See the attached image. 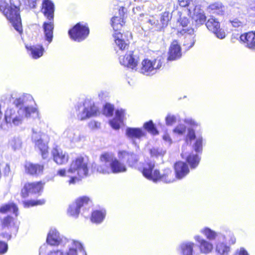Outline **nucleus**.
Returning a JSON list of instances; mask_svg holds the SVG:
<instances>
[{
  "instance_id": "obj_54",
  "label": "nucleus",
  "mask_w": 255,
  "mask_h": 255,
  "mask_svg": "<svg viewBox=\"0 0 255 255\" xmlns=\"http://www.w3.org/2000/svg\"><path fill=\"white\" fill-rule=\"evenodd\" d=\"M196 137L195 132L194 129L189 128L188 129V133L186 136V142L188 143L189 140L194 139Z\"/></svg>"
},
{
  "instance_id": "obj_56",
  "label": "nucleus",
  "mask_w": 255,
  "mask_h": 255,
  "mask_svg": "<svg viewBox=\"0 0 255 255\" xmlns=\"http://www.w3.org/2000/svg\"><path fill=\"white\" fill-rule=\"evenodd\" d=\"M178 22L182 27H185L187 26L188 24H189V19L186 17H180Z\"/></svg>"
},
{
  "instance_id": "obj_27",
  "label": "nucleus",
  "mask_w": 255,
  "mask_h": 255,
  "mask_svg": "<svg viewBox=\"0 0 255 255\" xmlns=\"http://www.w3.org/2000/svg\"><path fill=\"white\" fill-rule=\"evenodd\" d=\"M240 39L246 44L247 47L252 50L255 49V31H251L242 34Z\"/></svg>"
},
{
  "instance_id": "obj_44",
  "label": "nucleus",
  "mask_w": 255,
  "mask_h": 255,
  "mask_svg": "<svg viewBox=\"0 0 255 255\" xmlns=\"http://www.w3.org/2000/svg\"><path fill=\"white\" fill-rule=\"evenodd\" d=\"M45 202V201L44 199L37 200H31L23 201V204L25 208H28L30 206L43 205Z\"/></svg>"
},
{
  "instance_id": "obj_33",
  "label": "nucleus",
  "mask_w": 255,
  "mask_h": 255,
  "mask_svg": "<svg viewBox=\"0 0 255 255\" xmlns=\"http://www.w3.org/2000/svg\"><path fill=\"white\" fill-rule=\"evenodd\" d=\"M106 212L105 210L94 211L91 215V221L92 222L100 224L102 223L105 218Z\"/></svg>"
},
{
  "instance_id": "obj_24",
  "label": "nucleus",
  "mask_w": 255,
  "mask_h": 255,
  "mask_svg": "<svg viewBox=\"0 0 255 255\" xmlns=\"http://www.w3.org/2000/svg\"><path fill=\"white\" fill-rule=\"evenodd\" d=\"M52 155L54 161L58 164L66 163L68 160V155L61 149L54 148L52 150Z\"/></svg>"
},
{
  "instance_id": "obj_48",
  "label": "nucleus",
  "mask_w": 255,
  "mask_h": 255,
  "mask_svg": "<svg viewBox=\"0 0 255 255\" xmlns=\"http://www.w3.org/2000/svg\"><path fill=\"white\" fill-rule=\"evenodd\" d=\"M41 1V0H22L25 7L29 8H36L37 3Z\"/></svg>"
},
{
  "instance_id": "obj_61",
  "label": "nucleus",
  "mask_w": 255,
  "mask_h": 255,
  "mask_svg": "<svg viewBox=\"0 0 255 255\" xmlns=\"http://www.w3.org/2000/svg\"><path fill=\"white\" fill-rule=\"evenodd\" d=\"M99 97L101 100H104L107 96V93L104 91H101L98 94Z\"/></svg>"
},
{
  "instance_id": "obj_53",
  "label": "nucleus",
  "mask_w": 255,
  "mask_h": 255,
  "mask_svg": "<svg viewBox=\"0 0 255 255\" xmlns=\"http://www.w3.org/2000/svg\"><path fill=\"white\" fill-rule=\"evenodd\" d=\"M32 140L35 143L41 140V133L40 131L32 129Z\"/></svg>"
},
{
  "instance_id": "obj_26",
  "label": "nucleus",
  "mask_w": 255,
  "mask_h": 255,
  "mask_svg": "<svg viewBox=\"0 0 255 255\" xmlns=\"http://www.w3.org/2000/svg\"><path fill=\"white\" fill-rule=\"evenodd\" d=\"M66 245L69 248L66 253L67 255H77L78 250L82 253L84 250L82 244L74 240L69 239L66 243Z\"/></svg>"
},
{
  "instance_id": "obj_3",
  "label": "nucleus",
  "mask_w": 255,
  "mask_h": 255,
  "mask_svg": "<svg viewBox=\"0 0 255 255\" xmlns=\"http://www.w3.org/2000/svg\"><path fill=\"white\" fill-rule=\"evenodd\" d=\"M101 164L97 167V171L103 174H114L125 172L127 170L126 165L118 159L112 153L106 152L100 156Z\"/></svg>"
},
{
  "instance_id": "obj_5",
  "label": "nucleus",
  "mask_w": 255,
  "mask_h": 255,
  "mask_svg": "<svg viewBox=\"0 0 255 255\" xmlns=\"http://www.w3.org/2000/svg\"><path fill=\"white\" fill-rule=\"evenodd\" d=\"M76 109L77 118L81 121L96 117L100 114L99 108L90 99H86L82 104H78Z\"/></svg>"
},
{
  "instance_id": "obj_64",
  "label": "nucleus",
  "mask_w": 255,
  "mask_h": 255,
  "mask_svg": "<svg viewBox=\"0 0 255 255\" xmlns=\"http://www.w3.org/2000/svg\"><path fill=\"white\" fill-rule=\"evenodd\" d=\"M90 125L94 126L95 128H98L100 125V123L97 122H93L90 123Z\"/></svg>"
},
{
  "instance_id": "obj_6",
  "label": "nucleus",
  "mask_w": 255,
  "mask_h": 255,
  "mask_svg": "<svg viewBox=\"0 0 255 255\" xmlns=\"http://www.w3.org/2000/svg\"><path fill=\"white\" fill-rule=\"evenodd\" d=\"M13 104L17 108L23 109L27 117H30L32 114L36 113V109L33 106L35 102L30 94H22L14 100Z\"/></svg>"
},
{
  "instance_id": "obj_38",
  "label": "nucleus",
  "mask_w": 255,
  "mask_h": 255,
  "mask_svg": "<svg viewBox=\"0 0 255 255\" xmlns=\"http://www.w3.org/2000/svg\"><path fill=\"white\" fill-rule=\"evenodd\" d=\"M216 246V252L221 255H227L230 251V248L224 243L225 241H217Z\"/></svg>"
},
{
  "instance_id": "obj_1",
  "label": "nucleus",
  "mask_w": 255,
  "mask_h": 255,
  "mask_svg": "<svg viewBox=\"0 0 255 255\" xmlns=\"http://www.w3.org/2000/svg\"><path fill=\"white\" fill-rule=\"evenodd\" d=\"M121 8L122 10L121 11V9H119L120 16H115L111 19V24L115 31L113 34L115 43V50L118 55L120 56L119 61L120 63L125 66L133 69L137 65L138 57L133 54V51H131L127 53L125 56L121 55L123 51L128 49L129 42L128 39L125 40L123 38V35L120 32L118 31L121 30L124 23L123 18L121 17L122 13H123L124 12V7L121 6Z\"/></svg>"
},
{
  "instance_id": "obj_2",
  "label": "nucleus",
  "mask_w": 255,
  "mask_h": 255,
  "mask_svg": "<svg viewBox=\"0 0 255 255\" xmlns=\"http://www.w3.org/2000/svg\"><path fill=\"white\" fill-rule=\"evenodd\" d=\"M20 5V0H9L8 2L0 0V11L19 34L23 31L19 13Z\"/></svg>"
},
{
  "instance_id": "obj_11",
  "label": "nucleus",
  "mask_w": 255,
  "mask_h": 255,
  "mask_svg": "<svg viewBox=\"0 0 255 255\" xmlns=\"http://www.w3.org/2000/svg\"><path fill=\"white\" fill-rule=\"evenodd\" d=\"M73 40L80 42L87 38L89 34V28L86 23L78 22L68 31Z\"/></svg>"
},
{
  "instance_id": "obj_14",
  "label": "nucleus",
  "mask_w": 255,
  "mask_h": 255,
  "mask_svg": "<svg viewBox=\"0 0 255 255\" xmlns=\"http://www.w3.org/2000/svg\"><path fill=\"white\" fill-rule=\"evenodd\" d=\"M89 202L90 199L88 197H80L69 205L68 214L71 216L77 218L80 213L81 208L88 204Z\"/></svg>"
},
{
  "instance_id": "obj_60",
  "label": "nucleus",
  "mask_w": 255,
  "mask_h": 255,
  "mask_svg": "<svg viewBox=\"0 0 255 255\" xmlns=\"http://www.w3.org/2000/svg\"><path fill=\"white\" fill-rule=\"evenodd\" d=\"M48 255H64L63 253L60 250L51 251Z\"/></svg>"
},
{
  "instance_id": "obj_8",
  "label": "nucleus",
  "mask_w": 255,
  "mask_h": 255,
  "mask_svg": "<svg viewBox=\"0 0 255 255\" xmlns=\"http://www.w3.org/2000/svg\"><path fill=\"white\" fill-rule=\"evenodd\" d=\"M164 62V58L161 56L153 60L144 59L141 63L140 73L146 76H152L158 72Z\"/></svg>"
},
{
  "instance_id": "obj_19",
  "label": "nucleus",
  "mask_w": 255,
  "mask_h": 255,
  "mask_svg": "<svg viewBox=\"0 0 255 255\" xmlns=\"http://www.w3.org/2000/svg\"><path fill=\"white\" fill-rule=\"evenodd\" d=\"M42 12L48 20L54 19V5L50 0H41Z\"/></svg>"
},
{
  "instance_id": "obj_17",
  "label": "nucleus",
  "mask_w": 255,
  "mask_h": 255,
  "mask_svg": "<svg viewBox=\"0 0 255 255\" xmlns=\"http://www.w3.org/2000/svg\"><path fill=\"white\" fill-rule=\"evenodd\" d=\"M25 172L34 177L40 176L43 173L44 165L32 162H26L24 165Z\"/></svg>"
},
{
  "instance_id": "obj_13",
  "label": "nucleus",
  "mask_w": 255,
  "mask_h": 255,
  "mask_svg": "<svg viewBox=\"0 0 255 255\" xmlns=\"http://www.w3.org/2000/svg\"><path fill=\"white\" fill-rule=\"evenodd\" d=\"M69 240L60 235L56 229H51L47 235L46 242L51 246H56L61 245L64 246Z\"/></svg>"
},
{
  "instance_id": "obj_51",
  "label": "nucleus",
  "mask_w": 255,
  "mask_h": 255,
  "mask_svg": "<svg viewBox=\"0 0 255 255\" xmlns=\"http://www.w3.org/2000/svg\"><path fill=\"white\" fill-rule=\"evenodd\" d=\"M165 122L167 126H172L176 122V117L168 114L165 118Z\"/></svg>"
},
{
  "instance_id": "obj_45",
  "label": "nucleus",
  "mask_w": 255,
  "mask_h": 255,
  "mask_svg": "<svg viewBox=\"0 0 255 255\" xmlns=\"http://www.w3.org/2000/svg\"><path fill=\"white\" fill-rule=\"evenodd\" d=\"M114 111V105L106 103L104 106L103 114L107 117H112Z\"/></svg>"
},
{
  "instance_id": "obj_16",
  "label": "nucleus",
  "mask_w": 255,
  "mask_h": 255,
  "mask_svg": "<svg viewBox=\"0 0 255 255\" xmlns=\"http://www.w3.org/2000/svg\"><path fill=\"white\" fill-rule=\"evenodd\" d=\"M43 185L41 182L26 183L21 189V194L23 198H26L29 194H37L41 192Z\"/></svg>"
},
{
  "instance_id": "obj_39",
  "label": "nucleus",
  "mask_w": 255,
  "mask_h": 255,
  "mask_svg": "<svg viewBox=\"0 0 255 255\" xmlns=\"http://www.w3.org/2000/svg\"><path fill=\"white\" fill-rule=\"evenodd\" d=\"M200 158L197 153H191L186 157V161L191 168H195L199 163Z\"/></svg>"
},
{
  "instance_id": "obj_58",
  "label": "nucleus",
  "mask_w": 255,
  "mask_h": 255,
  "mask_svg": "<svg viewBox=\"0 0 255 255\" xmlns=\"http://www.w3.org/2000/svg\"><path fill=\"white\" fill-rule=\"evenodd\" d=\"M193 0H178L179 5L182 7L188 6Z\"/></svg>"
},
{
  "instance_id": "obj_46",
  "label": "nucleus",
  "mask_w": 255,
  "mask_h": 255,
  "mask_svg": "<svg viewBox=\"0 0 255 255\" xmlns=\"http://www.w3.org/2000/svg\"><path fill=\"white\" fill-rule=\"evenodd\" d=\"M202 137L197 138L195 143L193 145V148L196 153H200L202 151Z\"/></svg>"
},
{
  "instance_id": "obj_52",
  "label": "nucleus",
  "mask_w": 255,
  "mask_h": 255,
  "mask_svg": "<svg viewBox=\"0 0 255 255\" xmlns=\"http://www.w3.org/2000/svg\"><path fill=\"white\" fill-rule=\"evenodd\" d=\"M186 127L184 124H179L173 129V132L179 135H182L185 133Z\"/></svg>"
},
{
  "instance_id": "obj_31",
  "label": "nucleus",
  "mask_w": 255,
  "mask_h": 255,
  "mask_svg": "<svg viewBox=\"0 0 255 255\" xmlns=\"http://www.w3.org/2000/svg\"><path fill=\"white\" fill-rule=\"evenodd\" d=\"M126 135L129 138H140L145 135V132L140 128H128L126 131Z\"/></svg>"
},
{
  "instance_id": "obj_34",
  "label": "nucleus",
  "mask_w": 255,
  "mask_h": 255,
  "mask_svg": "<svg viewBox=\"0 0 255 255\" xmlns=\"http://www.w3.org/2000/svg\"><path fill=\"white\" fill-rule=\"evenodd\" d=\"M27 49L30 51L31 55L34 59H38L41 57L44 51V48L41 45L31 46Z\"/></svg>"
},
{
  "instance_id": "obj_47",
  "label": "nucleus",
  "mask_w": 255,
  "mask_h": 255,
  "mask_svg": "<svg viewBox=\"0 0 255 255\" xmlns=\"http://www.w3.org/2000/svg\"><path fill=\"white\" fill-rule=\"evenodd\" d=\"M150 153L152 157H158L163 156L165 151L162 148L153 147L150 150Z\"/></svg>"
},
{
  "instance_id": "obj_25",
  "label": "nucleus",
  "mask_w": 255,
  "mask_h": 255,
  "mask_svg": "<svg viewBox=\"0 0 255 255\" xmlns=\"http://www.w3.org/2000/svg\"><path fill=\"white\" fill-rule=\"evenodd\" d=\"M126 112L123 109H117L115 112V117L109 121L112 128L115 129H119L121 124L123 122Z\"/></svg>"
},
{
  "instance_id": "obj_7",
  "label": "nucleus",
  "mask_w": 255,
  "mask_h": 255,
  "mask_svg": "<svg viewBox=\"0 0 255 255\" xmlns=\"http://www.w3.org/2000/svg\"><path fill=\"white\" fill-rule=\"evenodd\" d=\"M171 16L168 11L162 13L158 18L154 16H150L145 19V22L148 24L149 29L156 31H162L167 27Z\"/></svg>"
},
{
  "instance_id": "obj_15",
  "label": "nucleus",
  "mask_w": 255,
  "mask_h": 255,
  "mask_svg": "<svg viewBox=\"0 0 255 255\" xmlns=\"http://www.w3.org/2000/svg\"><path fill=\"white\" fill-rule=\"evenodd\" d=\"M206 25L209 30L214 33L218 38L223 39L225 37V32L220 28V23L217 19L213 17L210 18Z\"/></svg>"
},
{
  "instance_id": "obj_41",
  "label": "nucleus",
  "mask_w": 255,
  "mask_h": 255,
  "mask_svg": "<svg viewBox=\"0 0 255 255\" xmlns=\"http://www.w3.org/2000/svg\"><path fill=\"white\" fill-rule=\"evenodd\" d=\"M196 25L200 26L204 24L206 19V16L203 11L195 12L193 17Z\"/></svg>"
},
{
  "instance_id": "obj_4",
  "label": "nucleus",
  "mask_w": 255,
  "mask_h": 255,
  "mask_svg": "<svg viewBox=\"0 0 255 255\" xmlns=\"http://www.w3.org/2000/svg\"><path fill=\"white\" fill-rule=\"evenodd\" d=\"M200 232L204 235L209 241L217 240V241H226L229 238V242L231 244H234L236 243V238L233 233L229 228L223 227L221 231L216 232L208 227H204L201 229Z\"/></svg>"
},
{
  "instance_id": "obj_30",
  "label": "nucleus",
  "mask_w": 255,
  "mask_h": 255,
  "mask_svg": "<svg viewBox=\"0 0 255 255\" xmlns=\"http://www.w3.org/2000/svg\"><path fill=\"white\" fill-rule=\"evenodd\" d=\"M158 176V181H161L166 183H171L175 180L172 171L170 168H165L162 173L159 171Z\"/></svg>"
},
{
  "instance_id": "obj_35",
  "label": "nucleus",
  "mask_w": 255,
  "mask_h": 255,
  "mask_svg": "<svg viewBox=\"0 0 255 255\" xmlns=\"http://www.w3.org/2000/svg\"><path fill=\"white\" fill-rule=\"evenodd\" d=\"M18 208L16 204L11 202L1 205L0 207V213L5 214L8 212L12 213L17 216L18 215Z\"/></svg>"
},
{
  "instance_id": "obj_50",
  "label": "nucleus",
  "mask_w": 255,
  "mask_h": 255,
  "mask_svg": "<svg viewBox=\"0 0 255 255\" xmlns=\"http://www.w3.org/2000/svg\"><path fill=\"white\" fill-rule=\"evenodd\" d=\"M12 221V218L10 216H7L1 219L2 230L4 228H8Z\"/></svg>"
},
{
  "instance_id": "obj_10",
  "label": "nucleus",
  "mask_w": 255,
  "mask_h": 255,
  "mask_svg": "<svg viewBox=\"0 0 255 255\" xmlns=\"http://www.w3.org/2000/svg\"><path fill=\"white\" fill-rule=\"evenodd\" d=\"M89 169L87 160L82 157L77 158L71 164L68 172L78 175L80 177L87 176Z\"/></svg>"
},
{
  "instance_id": "obj_49",
  "label": "nucleus",
  "mask_w": 255,
  "mask_h": 255,
  "mask_svg": "<svg viewBox=\"0 0 255 255\" xmlns=\"http://www.w3.org/2000/svg\"><path fill=\"white\" fill-rule=\"evenodd\" d=\"M10 172V169L8 164L2 163L0 164V174L8 176Z\"/></svg>"
},
{
  "instance_id": "obj_63",
  "label": "nucleus",
  "mask_w": 255,
  "mask_h": 255,
  "mask_svg": "<svg viewBox=\"0 0 255 255\" xmlns=\"http://www.w3.org/2000/svg\"><path fill=\"white\" fill-rule=\"evenodd\" d=\"M66 173V170L64 169H60L58 171V174L61 176H63L65 175Z\"/></svg>"
},
{
  "instance_id": "obj_43",
  "label": "nucleus",
  "mask_w": 255,
  "mask_h": 255,
  "mask_svg": "<svg viewBox=\"0 0 255 255\" xmlns=\"http://www.w3.org/2000/svg\"><path fill=\"white\" fill-rule=\"evenodd\" d=\"M229 23L235 28L242 27L244 25V21L241 18L233 17L230 19Z\"/></svg>"
},
{
  "instance_id": "obj_40",
  "label": "nucleus",
  "mask_w": 255,
  "mask_h": 255,
  "mask_svg": "<svg viewBox=\"0 0 255 255\" xmlns=\"http://www.w3.org/2000/svg\"><path fill=\"white\" fill-rule=\"evenodd\" d=\"M35 147L40 151L42 157L45 159L48 156V146L43 140H39L35 143Z\"/></svg>"
},
{
  "instance_id": "obj_21",
  "label": "nucleus",
  "mask_w": 255,
  "mask_h": 255,
  "mask_svg": "<svg viewBox=\"0 0 255 255\" xmlns=\"http://www.w3.org/2000/svg\"><path fill=\"white\" fill-rule=\"evenodd\" d=\"M175 177L178 179H181L189 173L188 165L182 161H178L174 164Z\"/></svg>"
},
{
  "instance_id": "obj_32",
  "label": "nucleus",
  "mask_w": 255,
  "mask_h": 255,
  "mask_svg": "<svg viewBox=\"0 0 255 255\" xmlns=\"http://www.w3.org/2000/svg\"><path fill=\"white\" fill-rule=\"evenodd\" d=\"M64 136L67 137L73 142H78L81 140V136L78 130L73 128L66 129L63 133Z\"/></svg>"
},
{
  "instance_id": "obj_28",
  "label": "nucleus",
  "mask_w": 255,
  "mask_h": 255,
  "mask_svg": "<svg viewBox=\"0 0 255 255\" xmlns=\"http://www.w3.org/2000/svg\"><path fill=\"white\" fill-rule=\"evenodd\" d=\"M194 239L199 244V247L201 252L205 254L211 252L213 249V245L211 243L204 239L199 235L195 236Z\"/></svg>"
},
{
  "instance_id": "obj_57",
  "label": "nucleus",
  "mask_w": 255,
  "mask_h": 255,
  "mask_svg": "<svg viewBox=\"0 0 255 255\" xmlns=\"http://www.w3.org/2000/svg\"><path fill=\"white\" fill-rule=\"evenodd\" d=\"M184 122L189 125L191 126H193L194 127H198L199 124L196 122L194 120L192 119V118H186L184 119Z\"/></svg>"
},
{
  "instance_id": "obj_22",
  "label": "nucleus",
  "mask_w": 255,
  "mask_h": 255,
  "mask_svg": "<svg viewBox=\"0 0 255 255\" xmlns=\"http://www.w3.org/2000/svg\"><path fill=\"white\" fill-rule=\"evenodd\" d=\"M181 55V49L180 45L177 41H174L170 46L167 60H176L179 59Z\"/></svg>"
},
{
  "instance_id": "obj_23",
  "label": "nucleus",
  "mask_w": 255,
  "mask_h": 255,
  "mask_svg": "<svg viewBox=\"0 0 255 255\" xmlns=\"http://www.w3.org/2000/svg\"><path fill=\"white\" fill-rule=\"evenodd\" d=\"M42 27L44 31L45 40L48 42L47 46L50 44L53 40V30L54 27V19L44 22Z\"/></svg>"
},
{
  "instance_id": "obj_12",
  "label": "nucleus",
  "mask_w": 255,
  "mask_h": 255,
  "mask_svg": "<svg viewBox=\"0 0 255 255\" xmlns=\"http://www.w3.org/2000/svg\"><path fill=\"white\" fill-rule=\"evenodd\" d=\"M142 175L146 179L153 182L158 181L159 170L155 168V161L151 160L146 161L143 164L141 170Z\"/></svg>"
},
{
  "instance_id": "obj_20",
  "label": "nucleus",
  "mask_w": 255,
  "mask_h": 255,
  "mask_svg": "<svg viewBox=\"0 0 255 255\" xmlns=\"http://www.w3.org/2000/svg\"><path fill=\"white\" fill-rule=\"evenodd\" d=\"M180 32L182 34H185V40L184 43V45L186 46L188 49H190L192 47L196 41L194 29H188L187 28H183L180 31Z\"/></svg>"
},
{
  "instance_id": "obj_37",
  "label": "nucleus",
  "mask_w": 255,
  "mask_h": 255,
  "mask_svg": "<svg viewBox=\"0 0 255 255\" xmlns=\"http://www.w3.org/2000/svg\"><path fill=\"white\" fill-rule=\"evenodd\" d=\"M22 140L19 136H14L11 137L8 141V147L14 151L18 150L22 147Z\"/></svg>"
},
{
  "instance_id": "obj_59",
  "label": "nucleus",
  "mask_w": 255,
  "mask_h": 255,
  "mask_svg": "<svg viewBox=\"0 0 255 255\" xmlns=\"http://www.w3.org/2000/svg\"><path fill=\"white\" fill-rule=\"evenodd\" d=\"M234 255H249V254L245 249L241 248L236 252Z\"/></svg>"
},
{
  "instance_id": "obj_55",
  "label": "nucleus",
  "mask_w": 255,
  "mask_h": 255,
  "mask_svg": "<svg viewBox=\"0 0 255 255\" xmlns=\"http://www.w3.org/2000/svg\"><path fill=\"white\" fill-rule=\"evenodd\" d=\"M8 250L7 244L2 241H0V255H3L6 253Z\"/></svg>"
},
{
  "instance_id": "obj_36",
  "label": "nucleus",
  "mask_w": 255,
  "mask_h": 255,
  "mask_svg": "<svg viewBox=\"0 0 255 255\" xmlns=\"http://www.w3.org/2000/svg\"><path fill=\"white\" fill-rule=\"evenodd\" d=\"M194 244L191 242H185L180 245L179 248L183 255H193Z\"/></svg>"
},
{
  "instance_id": "obj_9",
  "label": "nucleus",
  "mask_w": 255,
  "mask_h": 255,
  "mask_svg": "<svg viewBox=\"0 0 255 255\" xmlns=\"http://www.w3.org/2000/svg\"><path fill=\"white\" fill-rule=\"evenodd\" d=\"M22 109L16 110L13 108L7 109L4 113V120L7 124L11 127L19 126L22 125L25 118H28Z\"/></svg>"
},
{
  "instance_id": "obj_42",
  "label": "nucleus",
  "mask_w": 255,
  "mask_h": 255,
  "mask_svg": "<svg viewBox=\"0 0 255 255\" xmlns=\"http://www.w3.org/2000/svg\"><path fill=\"white\" fill-rule=\"evenodd\" d=\"M144 128L146 129L150 133L156 135L158 133V132L152 121H149L146 122L143 125Z\"/></svg>"
},
{
  "instance_id": "obj_18",
  "label": "nucleus",
  "mask_w": 255,
  "mask_h": 255,
  "mask_svg": "<svg viewBox=\"0 0 255 255\" xmlns=\"http://www.w3.org/2000/svg\"><path fill=\"white\" fill-rule=\"evenodd\" d=\"M118 157L120 160H126L129 166H134L139 160L138 156L132 152L125 150L118 152Z\"/></svg>"
},
{
  "instance_id": "obj_62",
  "label": "nucleus",
  "mask_w": 255,
  "mask_h": 255,
  "mask_svg": "<svg viewBox=\"0 0 255 255\" xmlns=\"http://www.w3.org/2000/svg\"><path fill=\"white\" fill-rule=\"evenodd\" d=\"M163 139L166 141L169 142V143H171V139L170 138V136L168 134H165L163 136Z\"/></svg>"
},
{
  "instance_id": "obj_29",
  "label": "nucleus",
  "mask_w": 255,
  "mask_h": 255,
  "mask_svg": "<svg viewBox=\"0 0 255 255\" xmlns=\"http://www.w3.org/2000/svg\"><path fill=\"white\" fill-rule=\"evenodd\" d=\"M207 10L211 14L223 15L224 12L225 7L222 2L216 1L209 5Z\"/></svg>"
}]
</instances>
